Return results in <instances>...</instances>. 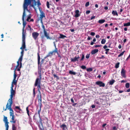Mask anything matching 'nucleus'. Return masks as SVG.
I'll return each instance as SVG.
<instances>
[{
    "instance_id": "2f4dec72",
    "label": "nucleus",
    "mask_w": 130,
    "mask_h": 130,
    "mask_svg": "<svg viewBox=\"0 0 130 130\" xmlns=\"http://www.w3.org/2000/svg\"><path fill=\"white\" fill-rule=\"evenodd\" d=\"M17 128L15 126V124H13L12 125V130H17Z\"/></svg>"
},
{
    "instance_id": "37998d69",
    "label": "nucleus",
    "mask_w": 130,
    "mask_h": 130,
    "mask_svg": "<svg viewBox=\"0 0 130 130\" xmlns=\"http://www.w3.org/2000/svg\"><path fill=\"white\" fill-rule=\"evenodd\" d=\"M85 58V56L84 54H82V56L81 57V58L80 60V61H81L83 60Z\"/></svg>"
},
{
    "instance_id": "20e7f679",
    "label": "nucleus",
    "mask_w": 130,
    "mask_h": 130,
    "mask_svg": "<svg viewBox=\"0 0 130 130\" xmlns=\"http://www.w3.org/2000/svg\"><path fill=\"white\" fill-rule=\"evenodd\" d=\"M39 10L40 12L39 18L41 23H42V21L43 18H45V13L40 8H39Z\"/></svg>"
},
{
    "instance_id": "a18cd8bd",
    "label": "nucleus",
    "mask_w": 130,
    "mask_h": 130,
    "mask_svg": "<svg viewBox=\"0 0 130 130\" xmlns=\"http://www.w3.org/2000/svg\"><path fill=\"white\" fill-rule=\"evenodd\" d=\"M80 67L83 69H85L86 68V67L85 66L82 65V66Z\"/></svg>"
},
{
    "instance_id": "423d86ee",
    "label": "nucleus",
    "mask_w": 130,
    "mask_h": 130,
    "mask_svg": "<svg viewBox=\"0 0 130 130\" xmlns=\"http://www.w3.org/2000/svg\"><path fill=\"white\" fill-rule=\"evenodd\" d=\"M12 103L11 104H10V101H8V102L6 105V107L5 110H6L7 109H9L10 111V114H13V111L12 109L11 108V105Z\"/></svg>"
},
{
    "instance_id": "39448f33",
    "label": "nucleus",
    "mask_w": 130,
    "mask_h": 130,
    "mask_svg": "<svg viewBox=\"0 0 130 130\" xmlns=\"http://www.w3.org/2000/svg\"><path fill=\"white\" fill-rule=\"evenodd\" d=\"M13 87H11L10 98L8 101H10L11 104L12 103V99L15 93V91L13 90Z\"/></svg>"
},
{
    "instance_id": "1a4fd4ad",
    "label": "nucleus",
    "mask_w": 130,
    "mask_h": 130,
    "mask_svg": "<svg viewBox=\"0 0 130 130\" xmlns=\"http://www.w3.org/2000/svg\"><path fill=\"white\" fill-rule=\"evenodd\" d=\"M39 35L38 32H34L32 34V37L35 40H36Z\"/></svg>"
},
{
    "instance_id": "412c9836",
    "label": "nucleus",
    "mask_w": 130,
    "mask_h": 130,
    "mask_svg": "<svg viewBox=\"0 0 130 130\" xmlns=\"http://www.w3.org/2000/svg\"><path fill=\"white\" fill-rule=\"evenodd\" d=\"M17 83V81L15 79H13L12 82L11 87H13L14 86L13 84L14 85H16Z\"/></svg>"
},
{
    "instance_id": "4be33fe9",
    "label": "nucleus",
    "mask_w": 130,
    "mask_h": 130,
    "mask_svg": "<svg viewBox=\"0 0 130 130\" xmlns=\"http://www.w3.org/2000/svg\"><path fill=\"white\" fill-rule=\"evenodd\" d=\"M23 57L22 56H20V58L19 59V60L18 61H19V62L20 61V68H21V66H22V63L21 62L22 61V58H23Z\"/></svg>"
},
{
    "instance_id": "79ce46f5",
    "label": "nucleus",
    "mask_w": 130,
    "mask_h": 130,
    "mask_svg": "<svg viewBox=\"0 0 130 130\" xmlns=\"http://www.w3.org/2000/svg\"><path fill=\"white\" fill-rule=\"evenodd\" d=\"M118 127H117L116 126H114L112 127V130H117L118 129Z\"/></svg>"
},
{
    "instance_id": "58836bf2",
    "label": "nucleus",
    "mask_w": 130,
    "mask_h": 130,
    "mask_svg": "<svg viewBox=\"0 0 130 130\" xmlns=\"http://www.w3.org/2000/svg\"><path fill=\"white\" fill-rule=\"evenodd\" d=\"M106 42V40L104 39H103L101 41V43L102 44H104Z\"/></svg>"
},
{
    "instance_id": "c756f323",
    "label": "nucleus",
    "mask_w": 130,
    "mask_h": 130,
    "mask_svg": "<svg viewBox=\"0 0 130 130\" xmlns=\"http://www.w3.org/2000/svg\"><path fill=\"white\" fill-rule=\"evenodd\" d=\"M5 123V126L6 127V130H8V128L9 126L8 124L9 123L8 122Z\"/></svg>"
},
{
    "instance_id": "69168bd1",
    "label": "nucleus",
    "mask_w": 130,
    "mask_h": 130,
    "mask_svg": "<svg viewBox=\"0 0 130 130\" xmlns=\"http://www.w3.org/2000/svg\"><path fill=\"white\" fill-rule=\"evenodd\" d=\"M71 102L73 103L74 102V100L73 99V98H72L71 99Z\"/></svg>"
},
{
    "instance_id": "aec40b11",
    "label": "nucleus",
    "mask_w": 130,
    "mask_h": 130,
    "mask_svg": "<svg viewBox=\"0 0 130 130\" xmlns=\"http://www.w3.org/2000/svg\"><path fill=\"white\" fill-rule=\"evenodd\" d=\"M25 42L22 41V47L20 48V49L23 50L25 48Z\"/></svg>"
},
{
    "instance_id": "49530a36",
    "label": "nucleus",
    "mask_w": 130,
    "mask_h": 130,
    "mask_svg": "<svg viewBox=\"0 0 130 130\" xmlns=\"http://www.w3.org/2000/svg\"><path fill=\"white\" fill-rule=\"evenodd\" d=\"M35 88H34L33 89V96L34 97L35 96L36 94V93L35 91Z\"/></svg>"
},
{
    "instance_id": "9b49d317",
    "label": "nucleus",
    "mask_w": 130,
    "mask_h": 130,
    "mask_svg": "<svg viewBox=\"0 0 130 130\" xmlns=\"http://www.w3.org/2000/svg\"><path fill=\"white\" fill-rule=\"evenodd\" d=\"M43 119V123L46 124V126L48 127L49 125L48 123V119L46 118H45Z\"/></svg>"
},
{
    "instance_id": "f257e3e1",
    "label": "nucleus",
    "mask_w": 130,
    "mask_h": 130,
    "mask_svg": "<svg viewBox=\"0 0 130 130\" xmlns=\"http://www.w3.org/2000/svg\"><path fill=\"white\" fill-rule=\"evenodd\" d=\"M41 5L40 0H37V2L35 0H24L23 5V9L30 13L31 7L35 9V6L36 5H37V7L39 8V6Z\"/></svg>"
},
{
    "instance_id": "6e6d98bb",
    "label": "nucleus",
    "mask_w": 130,
    "mask_h": 130,
    "mask_svg": "<svg viewBox=\"0 0 130 130\" xmlns=\"http://www.w3.org/2000/svg\"><path fill=\"white\" fill-rule=\"evenodd\" d=\"M24 50H22V51L21 52V56H23L24 54Z\"/></svg>"
},
{
    "instance_id": "de8ad7c7",
    "label": "nucleus",
    "mask_w": 130,
    "mask_h": 130,
    "mask_svg": "<svg viewBox=\"0 0 130 130\" xmlns=\"http://www.w3.org/2000/svg\"><path fill=\"white\" fill-rule=\"evenodd\" d=\"M17 66H16V68L15 69V70H16L17 68L19 66V61H18L17 62Z\"/></svg>"
},
{
    "instance_id": "0e129e2a",
    "label": "nucleus",
    "mask_w": 130,
    "mask_h": 130,
    "mask_svg": "<svg viewBox=\"0 0 130 130\" xmlns=\"http://www.w3.org/2000/svg\"><path fill=\"white\" fill-rule=\"evenodd\" d=\"M95 103H96L97 104H98V105H100V104L99 103V102L98 101H97V100H96V101H95Z\"/></svg>"
},
{
    "instance_id": "4c0bfd02",
    "label": "nucleus",
    "mask_w": 130,
    "mask_h": 130,
    "mask_svg": "<svg viewBox=\"0 0 130 130\" xmlns=\"http://www.w3.org/2000/svg\"><path fill=\"white\" fill-rule=\"evenodd\" d=\"M125 51H124L123 52H121L120 54H119L118 56V57H120V56L123 55L124 54V53L125 52Z\"/></svg>"
},
{
    "instance_id": "9d476101",
    "label": "nucleus",
    "mask_w": 130,
    "mask_h": 130,
    "mask_svg": "<svg viewBox=\"0 0 130 130\" xmlns=\"http://www.w3.org/2000/svg\"><path fill=\"white\" fill-rule=\"evenodd\" d=\"M79 58L80 57L79 56H75L74 58H71V61L73 62H75L76 61H78Z\"/></svg>"
},
{
    "instance_id": "338daca9",
    "label": "nucleus",
    "mask_w": 130,
    "mask_h": 130,
    "mask_svg": "<svg viewBox=\"0 0 130 130\" xmlns=\"http://www.w3.org/2000/svg\"><path fill=\"white\" fill-rule=\"evenodd\" d=\"M95 17V16H93L91 17L90 18L91 20H92L93 19H94Z\"/></svg>"
},
{
    "instance_id": "680f3d73",
    "label": "nucleus",
    "mask_w": 130,
    "mask_h": 130,
    "mask_svg": "<svg viewBox=\"0 0 130 130\" xmlns=\"http://www.w3.org/2000/svg\"><path fill=\"white\" fill-rule=\"evenodd\" d=\"M90 12V11L89 10H87L86 12V13L87 14H88Z\"/></svg>"
},
{
    "instance_id": "7ed1b4c3",
    "label": "nucleus",
    "mask_w": 130,
    "mask_h": 130,
    "mask_svg": "<svg viewBox=\"0 0 130 130\" xmlns=\"http://www.w3.org/2000/svg\"><path fill=\"white\" fill-rule=\"evenodd\" d=\"M26 10L24 9H23V12L22 17V20L23 22V31L24 32V28L26 25V21H25L24 18L26 16Z\"/></svg>"
},
{
    "instance_id": "bf43d9fd",
    "label": "nucleus",
    "mask_w": 130,
    "mask_h": 130,
    "mask_svg": "<svg viewBox=\"0 0 130 130\" xmlns=\"http://www.w3.org/2000/svg\"><path fill=\"white\" fill-rule=\"evenodd\" d=\"M101 45H96L94 46L95 47H101Z\"/></svg>"
},
{
    "instance_id": "e433bc0d",
    "label": "nucleus",
    "mask_w": 130,
    "mask_h": 130,
    "mask_svg": "<svg viewBox=\"0 0 130 130\" xmlns=\"http://www.w3.org/2000/svg\"><path fill=\"white\" fill-rule=\"evenodd\" d=\"M125 87L126 88H128L129 87V83H127L125 85Z\"/></svg>"
},
{
    "instance_id": "a211bd4d",
    "label": "nucleus",
    "mask_w": 130,
    "mask_h": 130,
    "mask_svg": "<svg viewBox=\"0 0 130 130\" xmlns=\"http://www.w3.org/2000/svg\"><path fill=\"white\" fill-rule=\"evenodd\" d=\"M60 126L63 130H65L67 128V126L64 124L60 125Z\"/></svg>"
},
{
    "instance_id": "4468645a",
    "label": "nucleus",
    "mask_w": 130,
    "mask_h": 130,
    "mask_svg": "<svg viewBox=\"0 0 130 130\" xmlns=\"http://www.w3.org/2000/svg\"><path fill=\"white\" fill-rule=\"evenodd\" d=\"M38 126L40 130H44V128L43 126L42 121H41L40 123L38 125Z\"/></svg>"
},
{
    "instance_id": "603ef678",
    "label": "nucleus",
    "mask_w": 130,
    "mask_h": 130,
    "mask_svg": "<svg viewBox=\"0 0 130 130\" xmlns=\"http://www.w3.org/2000/svg\"><path fill=\"white\" fill-rule=\"evenodd\" d=\"M15 109H17V110H18V111H19V110H20V107L18 106H15Z\"/></svg>"
},
{
    "instance_id": "f03ea898",
    "label": "nucleus",
    "mask_w": 130,
    "mask_h": 130,
    "mask_svg": "<svg viewBox=\"0 0 130 130\" xmlns=\"http://www.w3.org/2000/svg\"><path fill=\"white\" fill-rule=\"evenodd\" d=\"M40 78H37L36 80L34 86H37L38 90L39 93L37 95L38 105L39 106V109L38 111V114H39L41 110V107L42 106V97L40 90L41 89V75L40 74L39 76Z\"/></svg>"
},
{
    "instance_id": "393cba45",
    "label": "nucleus",
    "mask_w": 130,
    "mask_h": 130,
    "mask_svg": "<svg viewBox=\"0 0 130 130\" xmlns=\"http://www.w3.org/2000/svg\"><path fill=\"white\" fill-rule=\"evenodd\" d=\"M112 13L114 16L116 15L118 16V14L116 11L113 10L112 12Z\"/></svg>"
},
{
    "instance_id": "a19ab883",
    "label": "nucleus",
    "mask_w": 130,
    "mask_h": 130,
    "mask_svg": "<svg viewBox=\"0 0 130 130\" xmlns=\"http://www.w3.org/2000/svg\"><path fill=\"white\" fill-rule=\"evenodd\" d=\"M17 75L15 74V70L14 71V77H13V79H16V77H17Z\"/></svg>"
},
{
    "instance_id": "13d9d810",
    "label": "nucleus",
    "mask_w": 130,
    "mask_h": 130,
    "mask_svg": "<svg viewBox=\"0 0 130 130\" xmlns=\"http://www.w3.org/2000/svg\"><path fill=\"white\" fill-rule=\"evenodd\" d=\"M105 57L104 56V55H102L101 57H99V58L100 59H102L103 58H105Z\"/></svg>"
},
{
    "instance_id": "f704fd0d",
    "label": "nucleus",
    "mask_w": 130,
    "mask_h": 130,
    "mask_svg": "<svg viewBox=\"0 0 130 130\" xmlns=\"http://www.w3.org/2000/svg\"><path fill=\"white\" fill-rule=\"evenodd\" d=\"M60 66L61 68H62L64 66V62H62L60 63Z\"/></svg>"
},
{
    "instance_id": "c85d7f7f",
    "label": "nucleus",
    "mask_w": 130,
    "mask_h": 130,
    "mask_svg": "<svg viewBox=\"0 0 130 130\" xmlns=\"http://www.w3.org/2000/svg\"><path fill=\"white\" fill-rule=\"evenodd\" d=\"M22 41L25 42V35L24 34V32L23 31L22 34Z\"/></svg>"
},
{
    "instance_id": "09e8293b",
    "label": "nucleus",
    "mask_w": 130,
    "mask_h": 130,
    "mask_svg": "<svg viewBox=\"0 0 130 130\" xmlns=\"http://www.w3.org/2000/svg\"><path fill=\"white\" fill-rule=\"evenodd\" d=\"M49 5L50 4L49 2L47 1L46 3V6L48 8H50Z\"/></svg>"
},
{
    "instance_id": "bb28decb",
    "label": "nucleus",
    "mask_w": 130,
    "mask_h": 130,
    "mask_svg": "<svg viewBox=\"0 0 130 130\" xmlns=\"http://www.w3.org/2000/svg\"><path fill=\"white\" fill-rule=\"evenodd\" d=\"M98 22L99 23L102 24L104 23L105 22V20L104 19L100 20Z\"/></svg>"
},
{
    "instance_id": "ddd939ff",
    "label": "nucleus",
    "mask_w": 130,
    "mask_h": 130,
    "mask_svg": "<svg viewBox=\"0 0 130 130\" xmlns=\"http://www.w3.org/2000/svg\"><path fill=\"white\" fill-rule=\"evenodd\" d=\"M125 71L123 68L122 69L121 73V75L123 77L125 78L126 77L125 75Z\"/></svg>"
},
{
    "instance_id": "774afa93",
    "label": "nucleus",
    "mask_w": 130,
    "mask_h": 130,
    "mask_svg": "<svg viewBox=\"0 0 130 130\" xmlns=\"http://www.w3.org/2000/svg\"><path fill=\"white\" fill-rule=\"evenodd\" d=\"M95 107V106L94 105H92L91 106V107L93 108H94Z\"/></svg>"
},
{
    "instance_id": "ea45409f",
    "label": "nucleus",
    "mask_w": 130,
    "mask_h": 130,
    "mask_svg": "<svg viewBox=\"0 0 130 130\" xmlns=\"http://www.w3.org/2000/svg\"><path fill=\"white\" fill-rule=\"evenodd\" d=\"M53 76L54 78H56V80H58L59 79V77L58 76H57L55 74H53Z\"/></svg>"
},
{
    "instance_id": "864d4df0",
    "label": "nucleus",
    "mask_w": 130,
    "mask_h": 130,
    "mask_svg": "<svg viewBox=\"0 0 130 130\" xmlns=\"http://www.w3.org/2000/svg\"><path fill=\"white\" fill-rule=\"evenodd\" d=\"M92 69L91 68H88L87 69V71L88 72L91 71H92Z\"/></svg>"
},
{
    "instance_id": "c03bdc74",
    "label": "nucleus",
    "mask_w": 130,
    "mask_h": 130,
    "mask_svg": "<svg viewBox=\"0 0 130 130\" xmlns=\"http://www.w3.org/2000/svg\"><path fill=\"white\" fill-rule=\"evenodd\" d=\"M41 23L42 24V27L43 29V31H44V30H45V26H44V25L43 24V22L42 21V23Z\"/></svg>"
},
{
    "instance_id": "8fccbe9b",
    "label": "nucleus",
    "mask_w": 130,
    "mask_h": 130,
    "mask_svg": "<svg viewBox=\"0 0 130 130\" xmlns=\"http://www.w3.org/2000/svg\"><path fill=\"white\" fill-rule=\"evenodd\" d=\"M31 18V16H28L27 17V19H26V21H28L29 22L30 21H29V20Z\"/></svg>"
},
{
    "instance_id": "7c9ffc66",
    "label": "nucleus",
    "mask_w": 130,
    "mask_h": 130,
    "mask_svg": "<svg viewBox=\"0 0 130 130\" xmlns=\"http://www.w3.org/2000/svg\"><path fill=\"white\" fill-rule=\"evenodd\" d=\"M123 26H130V22H128L126 23H124Z\"/></svg>"
},
{
    "instance_id": "b1692460",
    "label": "nucleus",
    "mask_w": 130,
    "mask_h": 130,
    "mask_svg": "<svg viewBox=\"0 0 130 130\" xmlns=\"http://www.w3.org/2000/svg\"><path fill=\"white\" fill-rule=\"evenodd\" d=\"M67 37L63 34H60V36L58 37L59 39H64L65 38Z\"/></svg>"
},
{
    "instance_id": "5fc2aeb1",
    "label": "nucleus",
    "mask_w": 130,
    "mask_h": 130,
    "mask_svg": "<svg viewBox=\"0 0 130 130\" xmlns=\"http://www.w3.org/2000/svg\"><path fill=\"white\" fill-rule=\"evenodd\" d=\"M16 111L17 112H19L20 113H23L24 112H23V111L22 110H21V109L19 110L18 111Z\"/></svg>"
},
{
    "instance_id": "2eb2a0df",
    "label": "nucleus",
    "mask_w": 130,
    "mask_h": 130,
    "mask_svg": "<svg viewBox=\"0 0 130 130\" xmlns=\"http://www.w3.org/2000/svg\"><path fill=\"white\" fill-rule=\"evenodd\" d=\"M10 116H12L11 119L12 120V121H11V122H12L13 123H15L17 121V120L16 119H15V117L14 114H10Z\"/></svg>"
},
{
    "instance_id": "0eeeda50",
    "label": "nucleus",
    "mask_w": 130,
    "mask_h": 130,
    "mask_svg": "<svg viewBox=\"0 0 130 130\" xmlns=\"http://www.w3.org/2000/svg\"><path fill=\"white\" fill-rule=\"evenodd\" d=\"M43 32L44 36H41V38L42 39L44 38V36L46 37L47 39H50V40L52 39V38L49 37V34L47 33L46 30L44 31Z\"/></svg>"
},
{
    "instance_id": "f8f14e48",
    "label": "nucleus",
    "mask_w": 130,
    "mask_h": 130,
    "mask_svg": "<svg viewBox=\"0 0 130 130\" xmlns=\"http://www.w3.org/2000/svg\"><path fill=\"white\" fill-rule=\"evenodd\" d=\"M34 119L35 120H37L39 118H40V121H42V120L40 117V114H35L34 116Z\"/></svg>"
},
{
    "instance_id": "f3484780",
    "label": "nucleus",
    "mask_w": 130,
    "mask_h": 130,
    "mask_svg": "<svg viewBox=\"0 0 130 130\" xmlns=\"http://www.w3.org/2000/svg\"><path fill=\"white\" fill-rule=\"evenodd\" d=\"M79 11L78 10H77L75 11V17L77 18L80 16V14H79Z\"/></svg>"
},
{
    "instance_id": "cd10ccee",
    "label": "nucleus",
    "mask_w": 130,
    "mask_h": 130,
    "mask_svg": "<svg viewBox=\"0 0 130 130\" xmlns=\"http://www.w3.org/2000/svg\"><path fill=\"white\" fill-rule=\"evenodd\" d=\"M40 57L39 55V53H38V64L39 65L40 63Z\"/></svg>"
},
{
    "instance_id": "6e6552de",
    "label": "nucleus",
    "mask_w": 130,
    "mask_h": 130,
    "mask_svg": "<svg viewBox=\"0 0 130 130\" xmlns=\"http://www.w3.org/2000/svg\"><path fill=\"white\" fill-rule=\"evenodd\" d=\"M95 84L100 87H104L105 86V84L102 81H97L95 82Z\"/></svg>"
},
{
    "instance_id": "a878e982",
    "label": "nucleus",
    "mask_w": 130,
    "mask_h": 130,
    "mask_svg": "<svg viewBox=\"0 0 130 130\" xmlns=\"http://www.w3.org/2000/svg\"><path fill=\"white\" fill-rule=\"evenodd\" d=\"M115 81L113 79H112L111 80H110L109 81V84L110 85H112L115 82Z\"/></svg>"
},
{
    "instance_id": "4d7b16f0",
    "label": "nucleus",
    "mask_w": 130,
    "mask_h": 130,
    "mask_svg": "<svg viewBox=\"0 0 130 130\" xmlns=\"http://www.w3.org/2000/svg\"><path fill=\"white\" fill-rule=\"evenodd\" d=\"M26 110L27 111V114H29V111L28 109V107H27L26 108Z\"/></svg>"
},
{
    "instance_id": "052dcab7",
    "label": "nucleus",
    "mask_w": 130,
    "mask_h": 130,
    "mask_svg": "<svg viewBox=\"0 0 130 130\" xmlns=\"http://www.w3.org/2000/svg\"><path fill=\"white\" fill-rule=\"evenodd\" d=\"M90 35L93 36H94L95 35V33L93 32H91Z\"/></svg>"
},
{
    "instance_id": "c9c22d12",
    "label": "nucleus",
    "mask_w": 130,
    "mask_h": 130,
    "mask_svg": "<svg viewBox=\"0 0 130 130\" xmlns=\"http://www.w3.org/2000/svg\"><path fill=\"white\" fill-rule=\"evenodd\" d=\"M120 64V63L119 62H118L116 63L115 66V68L117 69L119 67Z\"/></svg>"
},
{
    "instance_id": "473e14b6",
    "label": "nucleus",
    "mask_w": 130,
    "mask_h": 130,
    "mask_svg": "<svg viewBox=\"0 0 130 130\" xmlns=\"http://www.w3.org/2000/svg\"><path fill=\"white\" fill-rule=\"evenodd\" d=\"M69 73L71 74H72L73 75H75L76 74L75 72L71 70H70L69 71Z\"/></svg>"
},
{
    "instance_id": "e2e57ef3",
    "label": "nucleus",
    "mask_w": 130,
    "mask_h": 130,
    "mask_svg": "<svg viewBox=\"0 0 130 130\" xmlns=\"http://www.w3.org/2000/svg\"><path fill=\"white\" fill-rule=\"evenodd\" d=\"M89 57V55L87 54L86 56V58L87 59H88Z\"/></svg>"
},
{
    "instance_id": "3c124183",
    "label": "nucleus",
    "mask_w": 130,
    "mask_h": 130,
    "mask_svg": "<svg viewBox=\"0 0 130 130\" xmlns=\"http://www.w3.org/2000/svg\"><path fill=\"white\" fill-rule=\"evenodd\" d=\"M89 2H86V3L85 5V6L86 7H87L88 6H89Z\"/></svg>"
},
{
    "instance_id": "6ab92c4d",
    "label": "nucleus",
    "mask_w": 130,
    "mask_h": 130,
    "mask_svg": "<svg viewBox=\"0 0 130 130\" xmlns=\"http://www.w3.org/2000/svg\"><path fill=\"white\" fill-rule=\"evenodd\" d=\"M98 51L99 50L98 49H94L91 51V53L92 55H94L98 52Z\"/></svg>"
},
{
    "instance_id": "5701e85b",
    "label": "nucleus",
    "mask_w": 130,
    "mask_h": 130,
    "mask_svg": "<svg viewBox=\"0 0 130 130\" xmlns=\"http://www.w3.org/2000/svg\"><path fill=\"white\" fill-rule=\"evenodd\" d=\"M52 52L53 54L54 53V55H55V53L58 54V50L57 48H55V50L52 51Z\"/></svg>"
},
{
    "instance_id": "dca6fc26",
    "label": "nucleus",
    "mask_w": 130,
    "mask_h": 130,
    "mask_svg": "<svg viewBox=\"0 0 130 130\" xmlns=\"http://www.w3.org/2000/svg\"><path fill=\"white\" fill-rule=\"evenodd\" d=\"M53 55V54L52 51L48 53L47 55L44 57V59H46V58L48 57H51Z\"/></svg>"
},
{
    "instance_id": "72a5a7b5",
    "label": "nucleus",
    "mask_w": 130,
    "mask_h": 130,
    "mask_svg": "<svg viewBox=\"0 0 130 130\" xmlns=\"http://www.w3.org/2000/svg\"><path fill=\"white\" fill-rule=\"evenodd\" d=\"M3 120L5 123L8 122V119H7V117H5V116H4Z\"/></svg>"
}]
</instances>
